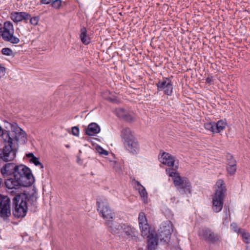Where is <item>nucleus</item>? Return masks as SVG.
<instances>
[{
	"label": "nucleus",
	"mask_w": 250,
	"mask_h": 250,
	"mask_svg": "<svg viewBox=\"0 0 250 250\" xmlns=\"http://www.w3.org/2000/svg\"><path fill=\"white\" fill-rule=\"evenodd\" d=\"M52 0H41V4H48L51 3Z\"/></svg>",
	"instance_id": "e433bc0d"
},
{
	"label": "nucleus",
	"mask_w": 250,
	"mask_h": 250,
	"mask_svg": "<svg viewBox=\"0 0 250 250\" xmlns=\"http://www.w3.org/2000/svg\"><path fill=\"white\" fill-rule=\"evenodd\" d=\"M121 136L123 142L135 139L133 135L132 134L130 129L127 127L122 129L121 132Z\"/></svg>",
	"instance_id": "a211bd4d"
},
{
	"label": "nucleus",
	"mask_w": 250,
	"mask_h": 250,
	"mask_svg": "<svg viewBox=\"0 0 250 250\" xmlns=\"http://www.w3.org/2000/svg\"><path fill=\"white\" fill-rule=\"evenodd\" d=\"M172 231L171 225L170 226L169 225L164 226L163 228H161L159 230L157 237L158 239L167 242L170 238Z\"/></svg>",
	"instance_id": "ddd939ff"
},
{
	"label": "nucleus",
	"mask_w": 250,
	"mask_h": 250,
	"mask_svg": "<svg viewBox=\"0 0 250 250\" xmlns=\"http://www.w3.org/2000/svg\"><path fill=\"white\" fill-rule=\"evenodd\" d=\"M136 183H137V185L138 186V187H140V186H142L138 181H137Z\"/></svg>",
	"instance_id": "79ce46f5"
},
{
	"label": "nucleus",
	"mask_w": 250,
	"mask_h": 250,
	"mask_svg": "<svg viewBox=\"0 0 250 250\" xmlns=\"http://www.w3.org/2000/svg\"><path fill=\"white\" fill-rule=\"evenodd\" d=\"M10 203L9 197L0 195V216L4 219L11 215Z\"/></svg>",
	"instance_id": "9d476101"
},
{
	"label": "nucleus",
	"mask_w": 250,
	"mask_h": 250,
	"mask_svg": "<svg viewBox=\"0 0 250 250\" xmlns=\"http://www.w3.org/2000/svg\"><path fill=\"white\" fill-rule=\"evenodd\" d=\"M138 223L142 236L144 238H148L147 249L155 250L157 245V239L153 236V230L148 224L144 212H140L139 214Z\"/></svg>",
	"instance_id": "7ed1b4c3"
},
{
	"label": "nucleus",
	"mask_w": 250,
	"mask_h": 250,
	"mask_svg": "<svg viewBox=\"0 0 250 250\" xmlns=\"http://www.w3.org/2000/svg\"><path fill=\"white\" fill-rule=\"evenodd\" d=\"M11 131L3 134L4 146L0 149V159L4 162L12 161L16 157L19 148V143H24L26 133L17 124H10Z\"/></svg>",
	"instance_id": "f03ea898"
},
{
	"label": "nucleus",
	"mask_w": 250,
	"mask_h": 250,
	"mask_svg": "<svg viewBox=\"0 0 250 250\" xmlns=\"http://www.w3.org/2000/svg\"><path fill=\"white\" fill-rule=\"evenodd\" d=\"M12 52V50L9 48H3L1 50V53L4 55L11 56Z\"/></svg>",
	"instance_id": "c756f323"
},
{
	"label": "nucleus",
	"mask_w": 250,
	"mask_h": 250,
	"mask_svg": "<svg viewBox=\"0 0 250 250\" xmlns=\"http://www.w3.org/2000/svg\"><path fill=\"white\" fill-rule=\"evenodd\" d=\"M27 158H30V162L33 163L35 166H40L41 168H43V165L40 162L39 158L35 157L33 153H29L26 155Z\"/></svg>",
	"instance_id": "412c9836"
},
{
	"label": "nucleus",
	"mask_w": 250,
	"mask_h": 250,
	"mask_svg": "<svg viewBox=\"0 0 250 250\" xmlns=\"http://www.w3.org/2000/svg\"><path fill=\"white\" fill-rule=\"evenodd\" d=\"M230 228L234 231L239 234L240 233V231L243 230V229H240L235 223H232L230 225Z\"/></svg>",
	"instance_id": "c85d7f7f"
},
{
	"label": "nucleus",
	"mask_w": 250,
	"mask_h": 250,
	"mask_svg": "<svg viewBox=\"0 0 250 250\" xmlns=\"http://www.w3.org/2000/svg\"><path fill=\"white\" fill-rule=\"evenodd\" d=\"M97 210L99 214L107 221L113 219L115 213L110 208L107 200L104 197H99L96 201Z\"/></svg>",
	"instance_id": "0eeeda50"
},
{
	"label": "nucleus",
	"mask_w": 250,
	"mask_h": 250,
	"mask_svg": "<svg viewBox=\"0 0 250 250\" xmlns=\"http://www.w3.org/2000/svg\"><path fill=\"white\" fill-rule=\"evenodd\" d=\"M205 128L212 132H215V123H207L204 124Z\"/></svg>",
	"instance_id": "393cba45"
},
{
	"label": "nucleus",
	"mask_w": 250,
	"mask_h": 250,
	"mask_svg": "<svg viewBox=\"0 0 250 250\" xmlns=\"http://www.w3.org/2000/svg\"><path fill=\"white\" fill-rule=\"evenodd\" d=\"M80 38L82 42L84 44H88L90 42V38L87 35V30L85 27L81 30Z\"/></svg>",
	"instance_id": "aec40b11"
},
{
	"label": "nucleus",
	"mask_w": 250,
	"mask_h": 250,
	"mask_svg": "<svg viewBox=\"0 0 250 250\" xmlns=\"http://www.w3.org/2000/svg\"><path fill=\"white\" fill-rule=\"evenodd\" d=\"M240 234L245 243H250V234L249 232L243 229L240 231Z\"/></svg>",
	"instance_id": "b1692460"
},
{
	"label": "nucleus",
	"mask_w": 250,
	"mask_h": 250,
	"mask_svg": "<svg viewBox=\"0 0 250 250\" xmlns=\"http://www.w3.org/2000/svg\"><path fill=\"white\" fill-rule=\"evenodd\" d=\"M126 112L123 109L119 108L117 110V115L123 118L124 115H125Z\"/></svg>",
	"instance_id": "2f4dec72"
},
{
	"label": "nucleus",
	"mask_w": 250,
	"mask_h": 250,
	"mask_svg": "<svg viewBox=\"0 0 250 250\" xmlns=\"http://www.w3.org/2000/svg\"><path fill=\"white\" fill-rule=\"evenodd\" d=\"M5 74V68L0 64V78L4 76Z\"/></svg>",
	"instance_id": "f704fd0d"
},
{
	"label": "nucleus",
	"mask_w": 250,
	"mask_h": 250,
	"mask_svg": "<svg viewBox=\"0 0 250 250\" xmlns=\"http://www.w3.org/2000/svg\"><path fill=\"white\" fill-rule=\"evenodd\" d=\"M166 171L169 176L173 178L174 184L181 194L191 193V185L187 178L181 177L175 169L168 168Z\"/></svg>",
	"instance_id": "20e7f679"
},
{
	"label": "nucleus",
	"mask_w": 250,
	"mask_h": 250,
	"mask_svg": "<svg viewBox=\"0 0 250 250\" xmlns=\"http://www.w3.org/2000/svg\"><path fill=\"white\" fill-rule=\"evenodd\" d=\"M100 131V126L97 124L93 123L88 125L86 130V134L89 136H92L98 133Z\"/></svg>",
	"instance_id": "6ab92c4d"
},
{
	"label": "nucleus",
	"mask_w": 250,
	"mask_h": 250,
	"mask_svg": "<svg viewBox=\"0 0 250 250\" xmlns=\"http://www.w3.org/2000/svg\"><path fill=\"white\" fill-rule=\"evenodd\" d=\"M159 91H163L165 94L171 95L173 91V85L169 78H165L160 81L156 84Z\"/></svg>",
	"instance_id": "9b49d317"
},
{
	"label": "nucleus",
	"mask_w": 250,
	"mask_h": 250,
	"mask_svg": "<svg viewBox=\"0 0 250 250\" xmlns=\"http://www.w3.org/2000/svg\"><path fill=\"white\" fill-rule=\"evenodd\" d=\"M29 20H30V23L31 24L33 25H37L38 23L39 18L38 17H34L31 18L30 16V18Z\"/></svg>",
	"instance_id": "7c9ffc66"
},
{
	"label": "nucleus",
	"mask_w": 250,
	"mask_h": 250,
	"mask_svg": "<svg viewBox=\"0 0 250 250\" xmlns=\"http://www.w3.org/2000/svg\"><path fill=\"white\" fill-rule=\"evenodd\" d=\"M14 29L13 24L9 21L4 23L3 27L0 28V34L2 39L12 44L20 42V39L14 36Z\"/></svg>",
	"instance_id": "6e6552de"
},
{
	"label": "nucleus",
	"mask_w": 250,
	"mask_h": 250,
	"mask_svg": "<svg viewBox=\"0 0 250 250\" xmlns=\"http://www.w3.org/2000/svg\"><path fill=\"white\" fill-rule=\"evenodd\" d=\"M123 226L124 227H123L122 229H123V233L127 239H131L137 237L138 232L135 229L125 224Z\"/></svg>",
	"instance_id": "f3484780"
},
{
	"label": "nucleus",
	"mask_w": 250,
	"mask_h": 250,
	"mask_svg": "<svg viewBox=\"0 0 250 250\" xmlns=\"http://www.w3.org/2000/svg\"><path fill=\"white\" fill-rule=\"evenodd\" d=\"M7 131H3V130H2V128L1 127V126H0V136H2V138H3V134L4 133H5L6 132H7Z\"/></svg>",
	"instance_id": "ea45409f"
},
{
	"label": "nucleus",
	"mask_w": 250,
	"mask_h": 250,
	"mask_svg": "<svg viewBox=\"0 0 250 250\" xmlns=\"http://www.w3.org/2000/svg\"><path fill=\"white\" fill-rule=\"evenodd\" d=\"M62 0H54L51 3V6L56 9H59L62 5Z\"/></svg>",
	"instance_id": "a878e982"
},
{
	"label": "nucleus",
	"mask_w": 250,
	"mask_h": 250,
	"mask_svg": "<svg viewBox=\"0 0 250 250\" xmlns=\"http://www.w3.org/2000/svg\"><path fill=\"white\" fill-rule=\"evenodd\" d=\"M229 220L228 219L227 212H226V217L223 224L225 225H227L229 223Z\"/></svg>",
	"instance_id": "58836bf2"
},
{
	"label": "nucleus",
	"mask_w": 250,
	"mask_h": 250,
	"mask_svg": "<svg viewBox=\"0 0 250 250\" xmlns=\"http://www.w3.org/2000/svg\"><path fill=\"white\" fill-rule=\"evenodd\" d=\"M199 235L205 241L215 243L221 241L220 234L215 233L211 229L204 228L199 231Z\"/></svg>",
	"instance_id": "1a4fd4ad"
},
{
	"label": "nucleus",
	"mask_w": 250,
	"mask_h": 250,
	"mask_svg": "<svg viewBox=\"0 0 250 250\" xmlns=\"http://www.w3.org/2000/svg\"><path fill=\"white\" fill-rule=\"evenodd\" d=\"M138 189L141 197L144 198L146 197L147 192L143 186L138 187Z\"/></svg>",
	"instance_id": "cd10ccee"
},
{
	"label": "nucleus",
	"mask_w": 250,
	"mask_h": 250,
	"mask_svg": "<svg viewBox=\"0 0 250 250\" xmlns=\"http://www.w3.org/2000/svg\"><path fill=\"white\" fill-rule=\"evenodd\" d=\"M11 20L15 22H18L22 20L27 21L30 18V15L26 12H13L10 15Z\"/></svg>",
	"instance_id": "2eb2a0df"
},
{
	"label": "nucleus",
	"mask_w": 250,
	"mask_h": 250,
	"mask_svg": "<svg viewBox=\"0 0 250 250\" xmlns=\"http://www.w3.org/2000/svg\"><path fill=\"white\" fill-rule=\"evenodd\" d=\"M0 172L4 177L11 176L5 181V185L9 189L29 187L35 181L31 170L24 165L18 166L13 163H7L1 167Z\"/></svg>",
	"instance_id": "f257e3e1"
},
{
	"label": "nucleus",
	"mask_w": 250,
	"mask_h": 250,
	"mask_svg": "<svg viewBox=\"0 0 250 250\" xmlns=\"http://www.w3.org/2000/svg\"><path fill=\"white\" fill-rule=\"evenodd\" d=\"M108 100H109L110 102L113 103H117L118 101V100L114 98H108Z\"/></svg>",
	"instance_id": "4c0bfd02"
},
{
	"label": "nucleus",
	"mask_w": 250,
	"mask_h": 250,
	"mask_svg": "<svg viewBox=\"0 0 250 250\" xmlns=\"http://www.w3.org/2000/svg\"><path fill=\"white\" fill-rule=\"evenodd\" d=\"M226 126V123L222 120L219 121L217 123H215V132L219 133L224 130Z\"/></svg>",
	"instance_id": "5701e85b"
},
{
	"label": "nucleus",
	"mask_w": 250,
	"mask_h": 250,
	"mask_svg": "<svg viewBox=\"0 0 250 250\" xmlns=\"http://www.w3.org/2000/svg\"><path fill=\"white\" fill-rule=\"evenodd\" d=\"M227 160L228 165H229V162H232V160L235 161L234 160V159L233 158V156L230 154H227Z\"/></svg>",
	"instance_id": "c9c22d12"
},
{
	"label": "nucleus",
	"mask_w": 250,
	"mask_h": 250,
	"mask_svg": "<svg viewBox=\"0 0 250 250\" xmlns=\"http://www.w3.org/2000/svg\"><path fill=\"white\" fill-rule=\"evenodd\" d=\"M72 133L75 136H78L79 134V129L77 126H74L72 128Z\"/></svg>",
	"instance_id": "473e14b6"
},
{
	"label": "nucleus",
	"mask_w": 250,
	"mask_h": 250,
	"mask_svg": "<svg viewBox=\"0 0 250 250\" xmlns=\"http://www.w3.org/2000/svg\"><path fill=\"white\" fill-rule=\"evenodd\" d=\"M123 144L125 149L130 153L135 155L139 152V146L136 139L124 142Z\"/></svg>",
	"instance_id": "f8f14e48"
},
{
	"label": "nucleus",
	"mask_w": 250,
	"mask_h": 250,
	"mask_svg": "<svg viewBox=\"0 0 250 250\" xmlns=\"http://www.w3.org/2000/svg\"><path fill=\"white\" fill-rule=\"evenodd\" d=\"M123 119L127 122H130L132 120V116L127 112L125 113Z\"/></svg>",
	"instance_id": "72a5a7b5"
},
{
	"label": "nucleus",
	"mask_w": 250,
	"mask_h": 250,
	"mask_svg": "<svg viewBox=\"0 0 250 250\" xmlns=\"http://www.w3.org/2000/svg\"><path fill=\"white\" fill-rule=\"evenodd\" d=\"M206 82L208 83H209V84H211V79L209 78H207L206 79Z\"/></svg>",
	"instance_id": "a19ab883"
},
{
	"label": "nucleus",
	"mask_w": 250,
	"mask_h": 250,
	"mask_svg": "<svg viewBox=\"0 0 250 250\" xmlns=\"http://www.w3.org/2000/svg\"><path fill=\"white\" fill-rule=\"evenodd\" d=\"M236 161L233 160L232 162H229V165H228L227 169L228 172L231 175L234 174L236 171Z\"/></svg>",
	"instance_id": "4be33fe9"
},
{
	"label": "nucleus",
	"mask_w": 250,
	"mask_h": 250,
	"mask_svg": "<svg viewBox=\"0 0 250 250\" xmlns=\"http://www.w3.org/2000/svg\"><path fill=\"white\" fill-rule=\"evenodd\" d=\"M138 250H143L142 249H139Z\"/></svg>",
	"instance_id": "37998d69"
},
{
	"label": "nucleus",
	"mask_w": 250,
	"mask_h": 250,
	"mask_svg": "<svg viewBox=\"0 0 250 250\" xmlns=\"http://www.w3.org/2000/svg\"><path fill=\"white\" fill-rule=\"evenodd\" d=\"M215 193L212 196V209L215 212L220 211L223 207V199L225 197L226 189L224 186V182L221 180H218L216 183Z\"/></svg>",
	"instance_id": "39448f33"
},
{
	"label": "nucleus",
	"mask_w": 250,
	"mask_h": 250,
	"mask_svg": "<svg viewBox=\"0 0 250 250\" xmlns=\"http://www.w3.org/2000/svg\"><path fill=\"white\" fill-rule=\"evenodd\" d=\"M105 224L108 230L113 234H118L119 231L124 227V224H120L117 222L114 221L113 219H110L107 221H105Z\"/></svg>",
	"instance_id": "4468645a"
},
{
	"label": "nucleus",
	"mask_w": 250,
	"mask_h": 250,
	"mask_svg": "<svg viewBox=\"0 0 250 250\" xmlns=\"http://www.w3.org/2000/svg\"><path fill=\"white\" fill-rule=\"evenodd\" d=\"M96 149L100 155L106 156L108 154V152L106 150H104L99 146H96Z\"/></svg>",
	"instance_id": "bb28decb"
},
{
	"label": "nucleus",
	"mask_w": 250,
	"mask_h": 250,
	"mask_svg": "<svg viewBox=\"0 0 250 250\" xmlns=\"http://www.w3.org/2000/svg\"><path fill=\"white\" fill-rule=\"evenodd\" d=\"M13 214L15 217H24L27 211L26 198L24 195L18 194L13 199Z\"/></svg>",
	"instance_id": "423d86ee"
},
{
	"label": "nucleus",
	"mask_w": 250,
	"mask_h": 250,
	"mask_svg": "<svg viewBox=\"0 0 250 250\" xmlns=\"http://www.w3.org/2000/svg\"><path fill=\"white\" fill-rule=\"evenodd\" d=\"M159 159L161 162L164 165L168 167H173L174 165L175 158L169 153L163 152Z\"/></svg>",
	"instance_id": "dca6fc26"
}]
</instances>
